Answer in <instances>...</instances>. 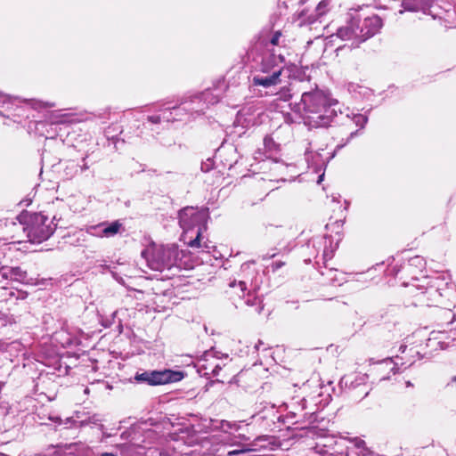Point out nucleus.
<instances>
[{
	"label": "nucleus",
	"instance_id": "11",
	"mask_svg": "<svg viewBox=\"0 0 456 456\" xmlns=\"http://www.w3.org/2000/svg\"><path fill=\"white\" fill-rule=\"evenodd\" d=\"M216 89H208L199 95H195L191 99L192 103H196V107L190 108L191 110H194L198 113H203L204 110L209 105L217 103L221 99V94H216Z\"/></svg>",
	"mask_w": 456,
	"mask_h": 456
},
{
	"label": "nucleus",
	"instance_id": "39",
	"mask_svg": "<svg viewBox=\"0 0 456 456\" xmlns=\"http://www.w3.org/2000/svg\"><path fill=\"white\" fill-rule=\"evenodd\" d=\"M101 456H116V455H114L113 453H110V452H104Z\"/></svg>",
	"mask_w": 456,
	"mask_h": 456
},
{
	"label": "nucleus",
	"instance_id": "41",
	"mask_svg": "<svg viewBox=\"0 0 456 456\" xmlns=\"http://www.w3.org/2000/svg\"><path fill=\"white\" fill-rule=\"evenodd\" d=\"M387 379H389V376H383L380 378V380H386Z\"/></svg>",
	"mask_w": 456,
	"mask_h": 456
},
{
	"label": "nucleus",
	"instance_id": "3",
	"mask_svg": "<svg viewBox=\"0 0 456 456\" xmlns=\"http://www.w3.org/2000/svg\"><path fill=\"white\" fill-rule=\"evenodd\" d=\"M208 212L207 209H198L187 207L179 212V224L183 228L184 240L188 247L192 248L208 249L206 241L202 242V233L207 230Z\"/></svg>",
	"mask_w": 456,
	"mask_h": 456
},
{
	"label": "nucleus",
	"instance_id": "12",
	"mask_svg": "<svg viewBox=\"0 0 456 456\" xmlns=\"http://www.w3.org/2000/svg\"><path fill=\"white\" fill-rule=\"evenodd\" d=\"M281 32L275 31L268 40L260 39L250 50V54H253L255 52L281 53V46L284 43V40H281Z\"/></svg>",
	"mask_w": 456,
	"mask_h": 456
},
{
	"label": "nucleus",
	"instance_id": "15",
	"mask_svg": "<svg viewBox=\"0 0 456 456\" xmlns=\"http://www.w3.org/2000/svg\"><path fill=\"white\" fill-rule=\"evenodd\" d=\"M449 280L444 274L431 278L427 283L425 291H422L420 295L422 297H425L426 294L433 297L436 296L442 297L443 291L450 285Z\"/></svg>",
	"mask_w": 456,
	"mask_h": 456
},
{
	"label": "nucleus",
	"instance_id": "38",
	"mask_svg": "<svg viewBox=\"0 0 456 456\" xmlns=\"http://www.w3.org/2000/svg\"><path fill=\"white\" fill-rule=\"evenodd\" d=\"M323 176H324V174H323V173H322V175H319V177H318V181H317V183H320L322 181Z\"/></svg>",
	"mask_w": 456,
	"mask_h": 456
},
{
	"label": "nucleus",
	"instance_id": "19",
	"mask_svg": "<svg viewBox=\"0 0 456 456\" xmlns=\"http://www.w3.org/2000/svg\"><path fill=\"white\" fill-rule=\"evenodd\" d=\"M435 0H403L402 6L404 11L426 12Z\"/></svg>",
	"mask_w": 456,
	"mask_h": 456
},
{
	"label": "nucleus",
	"instance_id": "30",
	"mask_svg": "<svg viewBox=\"0 0 456 456\" xmlns=\"http://www.w3.org/2000/svg\"><path fill=\"white\" fill-rule=\"evenodd\" d=\"M316 452L322 455V456H329L330 455L329 452H331V449L329 447H323V444H317L315 446Z\"/></svg>",
	"mask_w": 456,
	"mask_h": 456
},
{
	"label": "nucleus",
	"instance_id": "26",
	"mask_svg": "<svg viewBox=\"0 0 456 456\" xmlns=\"http://www.w3.org/2000/svg\"><path fill=\"white\" fill-rule=\"evenodd\" d=\"M229 287L234 290L233 292L239 297H245V291L247 290V285L245 281H240L237 282L236 281H233L229 283Z\"/></svg>",
	"mask_w": 456,
	"mask_h": 456
},
{
	"label": "nucleus",
	"instance_id": "44",
	"mask_svg": "<svg viewBox=\"0 0 456 456\" xmlns=\"http://www.w3.org/2000/svg\"><path fill=\"white\" fill-rule=\"evenodd\" d=\"M172 109H173V110H178L177 108H175V107H173Z\"/></svg>",
	"mask_w": 456,
	"mask_h": 456
},
{
	"label": "nucleus",
	"instance_id": "35",
	"mask_svg": "<svg viewBox=\"0 0 456 456\" xmlns=\"http://www.w3.org/2000/svg\"><path fill=\"white\" fill-rule=\"evenodd\" d=\"M333 256V254H332V250L331 251H329L328 249H324L323 250V254H322V257H323V260L326 262L330 259H331Z\"/></svg>",
	"mask_w": 456,
	"mask_h": 456
},
{
	"label": "nucleus",
	"instance_id": "8",
	"mask_svg": "<svg viewBox=\"0 0 456 456\" xmlns=\"http://www.w3.org/2000/svg\"><path fill=\"white\" fill-rule=\"evenodd\" d=\"M353 15L358 23V43H362L376 35L383 26L382 20L376 14L363 16L354 12Z\"/></svg>",
	"mask_w": 456,
	"mask_h": 456
},
{
	"label": "nucleus",
	"instance_id": "25",
	"mask_svg": "<svg viewBox=\"0 0 456 456\" xmlns=\"http://www.w3.org/2000/svg\"><path fill=\"white\" fill-rule=\"evenodd\" d=\"M274 102H289L292 98V94L290 92L289 87L288 86H282L279 92H277L275 94Z\"/></svg>",
	"mask_w": 456,
	"mask_h": 456
},
{
	"label": "nucleus",
	"instance_id": "37",
	"mask_svg": "<svg viewBox=\"0 0 456 456\" xmlns=\"http://www.w3.org/2000/svg\"><path fill=\"white\" fill-rule=\"evenodd\" d=\"M277 253L273 252V253H271V254H266L265 256H263V259H269V258H273L276 256Z\"/></svg>",
	"mask_w": 456,
	"mask_h": 456
},
{
	"label": "nucleus",
	"instance_id": "36",
	"mask_svg": "<svg viewBox=\"0 0 456 456\" xmlns=\"http://www.w3.org/2000/svg\"><path fill=\"white\" fill-rule=\"evenodd\" d=\"M262 346H264V342L262 340H258L254 348L256 351H259Z\"/></svg>",
	"mask_w": 456,
	"mask_h": 456
},
{
	"label": "nucleus",
	"instance_id": "7",
	"mask_svg": "<svg viewBox=\"0 0 456 456\" xmlns=\"http://www.w3.org/2000/svg\"><path fill=\"white\" fill-rule=\"evenodd\" d=\"M183 375L180 371L171 370H147L142 373L136 372L134 380L137 383H144L150 386H158L176 382L181 380Z\"/></svg>",
	"mask_w": 456,
	"mask_h": 456
},
{
	"label": "nucleus",
	"instance_id": "31",
	"mask_svg": "<svg viewBox=\"0 0 456 456\" xmlns=\"http://www.w3.org/2000/svg\"><path fill=\"white\" fill-rule=\"evenodd\" d=\"M221 427H222V428L224 430L225 428L238 430V428H239V425H237L236 423H231V422L226 421V420H223L222 421Z\"/></svg>",
	"mask_w": 456,
	"mask_h": 456
},
{
	"label": "nucleus",
	"instance_id": "46",
	"mask_svg": "<svg viewBox=\"0 0 456 456\" xmlns=\"http://www.w3.org/2000/svg\"><path fill=\"white\" fill-rule=\"evenodd\" d=\"M204 456H209V454H208V455H205V454H204Z\"/></svg>",
	"mask_w": 456,
	"mask_h": 456
},
{
	"label": "nucleus",
	"instance_id": "5",
	"mask_svg": "<svg viewBox=\"0 0 456 456\" xmlns=\"http://www.w3.org/2000/svg\"><path fill=\"white\" fill-rule=\"evenodd\" d=\"M17 219L19 224L14 222H12V224L27 232L28 238L33 243L46 240L56 229L53 220L42 213H22Z\"/></svg>",
	"mask_w": 456,
	"mask_h": 456
},
{
	"label": "nucleus",
	"instance_id": "33",
	"mask_svg": "<svg viewBox=\"0 0 456 456\" xmlns=\"http://www.w3.org/2000/svg\"><path fill=\"white\" fill-rule=\"evenodd\" d=\"M285 265V262L283 261H275L271 265V268L273 272H276L278 269L281 268Z\"/></svg>",
	"mask_w": 456,
	"mask_h": 456
},
{
	"label": "nucleus",
	"instance_id": "14",
	"mask_svg": "<svg viewBox=\"0 0 456 456\" xmlns=\"http://www.w3.org/2000/svg\"><path fill=\"white\" fill-rule=\"evenodd\" d=\"M122 228V223L116 220L111 223L102 222L96 225H92L88 228V232L95 236L110 238L119 233Z\"/></svg>",
	"mask_w": 456,
	"mask_h": 456
},
{
	"label": "nucleus",
	"instance_id": "1",
	"mask_svg": "<svg viewBox=\"0 0 456 456\" xmlns=\"http://www.w3.org/2000/svg\"><path fill=\"white\" fill-rule=\"evenodd\" d=\"M338 102L329 94L314 89L302 94L300 103L293 108L300 113L305 125L311 127H327L338 118Z\"/></svg>",
	"mask_w": 456,
	"mask_h": 456
},
{
	"label": "nucleus",
	"instance_id": "43",
	"mask_svg": "<svg viewBox=\"0 0 456 456\" xmlns=\"http://www.w3.org/2000/svg\"><path fill=\"white\" fill-rule=\"evenodd\" d=\"M270 348H271V346H266V347L264 348V350H268Z\"/></svg>",
	"mask_w": 456,
	"mask_h": 456
},
{
	"label": "nucleus",
	"instance_id": "40",
	"mask_svg": "<svg viewBox=\"0 0 456 456\" xmlns=\"http://www.w3.org/2000/svg\"><path fill=\"white\" fill-rule=\"evenodd\" d=\"M81 169H82V170H86V169H88V166H87V164H86V162L84 163V165H83V167H81Z\"/></svg>",
	"mask_w": 456,
	"mask_h": 456
},
{
	"label": "nucleus",
	"instance_id": "42",
	"mask_svg": "<svg viewBox=\"0 0 456 456\" xmlns=\"http://www.w3.org/2000/svg\"><path fill=\"white\" fill-rule=\"evenodd\" d=\"M406 385H407V387H411V383L410 381H407V382H406Z\"/></svg>",
	"mask_w": 456,
	"mask_h": 456
},
{
	"label": "nucleus",
	"instance_id": "27",
	"mask_svg": "<svg viewBox=\"0 0 456 456\" xmlns=\"http://www.w3.org/2000/svg\"><path fill=\"white\" fill-rule=\"evenodd\" d=\"M245 303L249 306H257L256 309L257 313H261L263 309V306L261 305V300L250 293L247 294Z\"/></svg>",
	"mask_w": 456,
	"mask_h": 456
},
{
	"label": "nucleus",
	"instance_id": "45",
	"mask_svg": "<svg viewBox=\"0 0 456 456\" xmlns=\"http://www.w3.org/2000/svg\"><path fill=\"white\" fill-rule=\"evenodd\" d=\"M453 381H456V376L453 378Z\"/></svg>",
	"mask_w": 456,
	"mask_h": 456
},
{
	"label": "nucleus",
	"instance_id": "13",
	"mask_svg": "<svg viewBox=\"0 0 456 456\" xmlns=\"http://www.w3.org/2000/svg\"><path fill=\"white\" fill-rule=\"evenodd\" d=\"M308 399L305 396L297 395L292 397L289 402L285 403L288 414L291 417H302L304 419H307L308 415L313 412L305 411L308 408Z\"/></svg>",
	"mask_w": 456,
	"mask_h": 456
},
{
	"label": "nucleus",
	"instance_id": "32",
	"mask_svg": "<svg viewBox=\"0 0 456 456\" xmlns=\"http://www.w3.org/2000/svg\"><path fill=\"white\" fill-rule=\"evenodd\" d=\"M148 121L152 124H159L162 121V118L160 115H152L147 118Z\"/></svg>",
	"mask_w": 456,
	"mask_h": 456
},
{
	"label": "nucleus",
	"instance_id": "18",
	"mask_svg": "<svg viewBox=\"0 0 456 456\" xmlns=\"http://www.w3.org/2000/svg\"><path fill=\"white\" fill-rule=\"evenodd\" d=\"M345 456H371V452L365 446V442L360 438H351Z\"/></svg>",
	"mask_w": 456,
	"mask_h": 456
},
{
	"label": "nucleus",
	"instance_id": "28",
	"mask_svg": "<svg viewBox=\"0 0 456 456\" xmlns=\"http://www.w3.org/2000/svg\"><path fill=\"white\" fill-rule=\"evenodd\" d=\"M202 362H203L202 363L200 362L199 363V372L202 376L210 375V371H211V368H212L211 366L214 363H205L206 361H202Z\"/></svg>",
	"mask_w": 456,
	"mask_h": 456
},
{
	"label": "nucleus",
	"instance_id": "22",
	"mask_svg": "<svg viewBox=\"0 0 456 456\" xmlns=\"http://www.w3.org/2000/svg\"><path fill=\"white\" fill-rule=\"evenodd\" d=\"M426 262L424 258L420 256H415L409 259L407 265L404 266V269L407 272H410L411 267H416L419 271H421L425 267Z\"/></svg>",
	"mask_w": 456,
	"mask_h": 456
},
{
	"label": "nucleus",
	"instance_id": "24",
	"mask_svg": "<svg viewBox=\"0 0 456 456\" xmlns=\"http://www.w3.org/2000/svg\"><path fill=\"white\" fill-rule=\"evenodd\" d=\"M330 0H322L315 8L316 14H315L314 18L312 20H310V22L314 21L318 18H320L322 15H324L325 13H327L328 11L330 10Z\"/></svg>",
	"mask_w": 456,
	"mask_h": 456
},
{
	"label": "nucleus",
	"instance_id": "9",
	"mask_svg": "<svg viewBox=\"0 0 456 456\" xmlns=\"http://www.w3.org/2000/svg\"><path fill=\"white\" fill-rule=\"evenodd\" d=\"M27 102L34 109H47L55 107V103L37 100H21L18 97H11L0 92V108L11 111L14 109H20V103Z\"/></svg>",
	"mask_w": 456,
	"mask_h": 456
},
{
	"label": "nucleus",
	"instance_id": "10",
	"mask_svg": "<svg viewBox=\"0 0 456 456\" xmlns=\"http://www.w3.org/2000/svg\"><path fill=\"white\" fill-rule=\"evenodd\" d=\"M338 118L337 119L343 122V124L346 125L347 123H354L359 128L355 131L350 133L349 137L347 138V142H349L352 138H354L360 130L363 129L368 122V117L366 115L361 113H354L349 110V108H345L344 110L338 105Z\"/></svg>",
	"mask_w": 456,
	"mask_h": 456
},
{
	"label": "nucleus",
	"instance_id": "16",
	"mask_svg": "<svg viewBox=\"0 0 456 456\" xmlns=\"http://www.w3.org/2000/svg\"><path fill=\"white\" fill-rule=\"evenodd\" d=\"M357 30V20H354L353 13H350V20H347L346 25L340 27L337 30V36L342 40H354L357 44H359Z\"/></svg>",
	"mask_w": 456,
	"mask_h": 456
},
{
	"label": "nucleus",
	"instance_id": "20",
	"mask_svg": "<svg viewBox=\"0 0 456 456\" xmlns=\"http://www.w3.org/2000/svg\"><path fill=\"white\" fill-rule=\"evenodd\" d=\"M305 159L308 164V167L312 168L315 173L321 172L325 166L322 155L317 152H307L305 154Z\"/></svg>",
	"mask_w": 456,
	"mask_h": 456
},
{
	"label": "nucleus",
	"instance_id": "2",
	"mask_svg": "<svg viewBox=\"0 0 456 456\" xmlns=\"http://www.w3.org/2000/svg\"><path fill=\"white\" fill-rule=\"evenodd\" d=\"M256 62L251 83L268 88L281 83L285 58L282 53L255 52L250 54Z\"/></svg>",
	"mask_w": 456,
	"mask_h": 456
},
{
	"label": "nucleus",
	"instance_id": "23",
	"mask_svg": "<svg viewBox=\"0 0 456 456\" xmlns=\"http://www.w3.org/2000/svg\"><path fill=\"white\" fill-rule=\"evenodd\" d=\"M387 370H389L393 374H395L398 371L397 364L394 362L391 358L384 360L382 362H380L379 367V371L380 373L386 372Z\"/></svg>",
	"mask_w": 456,
	"mask_h": 456
},
{
	"label": "nucleus",
	"instance_id": "34",
	"mask_svg": "<svg viewBox=\"0 0 456 456\" xmlns=\"http://www.w3.org/2000/svg\"><path fill=\"white\" fill-rule=\"evenodd\" d=\"M211 371H210V375L215 377V376H217L219 371L221 370V366L217 363H215L211 366Z\"/></svg>",
	"mask_w": 456,
	"mask_h": 456
},
{
	"label": "nucleus",
	"instance_id": "29",
	"mask_svg": "<svg viewBox=\"0 0 456 456\" xmlns=\"http://www.w3.org/2000/svg\"><path fill=\"white\" fill-rule=\"evenodd\" d=\"M170 108H167L163 110L162 114L160 115L163 121L170 122L175 120V118L172 116V111H170Z\"/></svg>",
	"mask_w": 456,
	"mask_h": 456
},
{
	"label": "nucleus",
	"instance_id": "21",
	"mask_svg": "<svg viewBox=\"0 0 456 456\" xmlns=\"http://www.w3.org/2000/svg\"><path fill=\"white\" fill-rule=\"evenodd\" d=\"M2 276L4 279L25 282L27 280V272L22 270L20 267H12L7 271L3 272Z\"/></svg>",
	"mask_w": 456,
	"mask_h": 456
},
{
	"label": "nucleus",
	"instance_id": "4",
	"mask_svg": "<svg viewBox=\"0 0 456 456\" xmlns=\"http://www.w3.org/2000/svg\"><path fill=\"white\" fill-rule=\"evenodd\" d=\"M184 253L175 244L159 245L149 248L142 252L148 266L154 271L162 272L172 268L182 269Z\"/></svg>",
	"mask_w": 456,
	"mask_h": 456
},
{
	"label": "nucleus",
	"instance_id": "6",
	"mask_svg": "<svg viewBox=\"0 0 456 456\" xmlns=\"http://www.w3.org/2000/svg\"><path fill=\"white\" fill-rule=\"evenodd\" d=\"M212 444H222L229 446H237L238 449L229 451L227 456H235L249 452L256 451V442L251 441L250 437L243 434L232 435L227 431H224L211 437Z\"/></svg>",
	"mask_w": 456,
	"mask_h": 456
},
{
	"label": "nucleus",
	"instance_id": "17",
	"mask_svg": "<svg viewBox=\"0 0 456 456\" xmlns=\"http://www.w3.org/2000/svg\"><path fill=\"white\" fill-rule=\"evenodd\" d=\"M351 438L346 436H331L327 438L326 443L323 444V447H329L331 452H328L330 454H340L345 455L347 447L350 444Z\"/></svg>",
	"mask_w": 456,
	"mask_h": 456
}]
</instances>
